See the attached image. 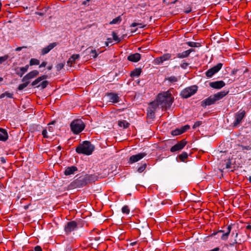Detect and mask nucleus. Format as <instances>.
Here are the masks:
<instances>
[{
  "label": "nucleus",
  "mask_w": 251,
  "mask_h": 251,
  "mask_svg": "<svg viewBox=\"0 0 251 251\" xmlns=\"http://www.w3.org/2000/svg\"><path fill=\"white\" fill-rule=\"evenodd\" d=\"M157 99V101L162 108H170L173 101L172 95L169 92L159 94Z\"/></svg>",
  "instance_id": "obj_1"
},
{
  "label": "nucleus",
  "mask_w": 251,
  "mask_h": 251,
  "mask_svg": "<svg viewBox=\"0 0 251 251\" xmlns=\"http://www.w3.org/2000/svg\"><path fill=\"white\" fill-rule=\"evenodd\" d=\"M228 93V91H224L211 96L201 102V106L205 107L207 105L213 104L215 103L216 101L222 99L226 96Z\"/></svg>",
  "instance_id": "obj_2"
},
{
  "label": "nucleus",
  "mask_w": 251,
  "mask_h": 251,
  "mask_svg": "<svg viewBox=\"0 0 251 251\" xmlns=\"http://www.w3.org/2000/svg\"><path fill=\"white\" fill-rule=\"evenodd\" d=\"M94 150V146L88 141H84L80 144L75 149L78 153H82L85 155H90Z\"/></svg>",
  "instance_id": "obj_3"
},
{
  "label": "nucleus",
  "mask_w": 251,
  "mask_h": 251,
  "mask_svg": "<svg viewBox=\"0 0 251 251\" xmlns=\"http://www.w3.org/2000/svg\"><path fill=\"white\" fill-rule=\"evenodd\" d=\"M94 179L95 178L93 175H85L75 180L73 182L72 185L74 187H80L94 181Z\"/></svg>",
  "instance_id": "obj_4"
},
{
  "label": "nucleus",
  "mask_w": 251,
  "mask_h": 251,
  "mask_svg": "<svg viewBox=\"0 0 251 251\" xmlns=\"http://www.w3.org/2000/svg\"><path fill=\"white\" fill-rule=\"evenodd\" d=\"M72 131L75 134H78L81 132L85 127V125L82 120L77 119L73 121L70 125Z\"/></svg>",
  "instance_id": "obj_5"
},
{
  "label": "nucleus",
  "mask_w": 251,
  "mask_h": 251,
  "mask_svg": "<svg viewBox=\"0 0 251 251\" xmlns=\"http://www.w3.org/2000/svg\"><path fill=\"white\" fill-rule=\"evenodd\" d=\"M197 89V86L195 85L187 87L181 91L180 95L184 98H188L195 94Z\"/></svg>",
  "instance_id": "obj_6"
},
{
  "label": "nucleus",
  "mask_w": 251,
  "mask_h": 251,
  "mask_svg": "<svg viewBox=\"0 0 251 251\" xmlns=\"http://www.w3.org/2000/svg\"><path fill=\"white\" fill-rule=\"evenodd\" d=\"M222 66L223 64L219 63L216 66L210 68L205 73L206 76L208 77H212L215 74L217 73L222 68Z\"/></svg>",
  "instance_id": "obj_7"
},
{
  "label": "nucleus",
  "mask_w": 251,
  "mask_h": 251,
  "mask_svg": "<svg viewBox=\"0 0 251 251\" xmlns=\"http://www.w3.org/2000/svg\"><path fill=\"white\" fill-rule=\"evenodd\" d=\"M187 142L184 140H182L180 142H178L175 145L173 146L171 149L170 151L172 152L179 151L182 150L186 145Z\"/></svg>",
  "instance_id": "obj_8"
},
{
  "label": "nucleus",
  "mask_w": 251,
  "mask_h": 251,
  "mask_svg": "<svg viewBox=\"0 0 251 251\" xmlns=\"http://www.w3.org/2000/svg\"><path fill=\"white\" fill-rule=\"evenodd\" d=\"M147 153L145 152L139 153L138 154L132 155L129 159L128 162L130 164L136 162L146 156Z\"/></svg>",
  "instance_id": "obj_9"
},
{
  "label": "nucleus",
  "mask_w": 251,
  "mask_h": 251,
  "mask_svg": "<svg viewBox=\"0 0 251 251\" xmlns=\"http://www.w3.org/2000/svg\"><path fill=\"white\" fill-rule=\"evenodd\" d=\"M245 115V111H242L241 112L237 113L235 114V121L233 123V126H237L242 121V119L244 118Z\"/></svg>",
  "instance_id": "obj_10"
},
{
  "label": "nucleus",
  "mask_w": 251,
  "mask_h": 251,
  "mask_svg": "<svg viewBox=\"0 0 251 251\" xmlns=\"http://www.w3.org/2000/svg\"><path fill=\"white\" fill-rule=\"evenodd\" d=\"M39 74V72L37 70H34L32 71L27 74H26L22 79V82L24 81H29V79H31L37 75H38Z\"/></svg>",
  "instance_id": "obj_11"
},
{
  "label": "nucleus",
  "mask_w": 251,
  "mask_h": 251,
  "mask_svg": "<svg viewBox=\"0 0 251 251\" xmlns=\"http://www.w3.org/2000/svg\"><path fill=\"white\" fill-rule=\"evenodd\" d=\"M77 227V223L75 221H71L67 223L65 226V231L69 233L73 231Z\"/></svg>",
  "instance_id": "obj_12"
},
{
  "label": "nucleus",
  "mask_w": 251,
  "mask_h": 251,
  "mask_svg": "<svg viewBox=\"0 0 251 251\" xmlns=\"http://www.w3.org/2000/svg\"><path fill=\"white\" fill-rule=\"evenodd\" d=\"M225 85V83L222 81H217L214 82H211L209 83V86L214 89H221Z\"/></svg>",
  "instance_id": "obj_13"
},
{
  "label": "nucleus",
  "mask_w": 251,
  "mask_h": 251,
  "mask_svg": "<svg viewBox=\"0 0 251 251\" xmlns=\"http://www.w3.org/2000/svg\"><path fill=\"white\" fill-rule=\"evenodd\" d=\"M29 68V65H26L24 67H21L20 68H17L16 69V74L20 76V77H22L23 75L27 72Z\"/></svg>",
  "instance_id": "obj_14"
},
{
  "label": "nucleus",
  "mask_w": 251,
  "mask_h": 251,
  "mask_svg": "<svg viewBox=\"0 0 251 251\" xmlns=\"http://www.w3.org/2000/svg\"><path fill=\"white\" fill-rule=\"evenodd\" d=\"M140 58L141 55L138 53H135L128 56L127 60L131 62H136L140 59Z\"/></svg>",
  "instance_id": "obj_15"
},
{
  "label": "nucleus",
  "mask_w": 251,
  "mask_h": 251,
  "mask_svg": "<svg viewBox=\"0 0 251 251\" xmlns=\"http://www.w3.org/2000/svg\"><path fill=\"white\" fill-rule=\"evenodd\" d=\"M56 45L57 43L55 42L50 44L47 47L42 49L41 54L42 55H45L48 53L51 50L54 48Z\"/></svg>",
  "instance_id": "obj_16"
},
{
  "label": "nucleus",
  "mask_w": 251,
  "mask_h": 251,
  "mask_svg": "<svg viewBox=\"0 0 251 251\" xmlns=\"http://www.w3.org/2000/svg\"><path fill=\"white\" fill-rule=\"evenodd\" d=\"M56 45L57 43L55 42L50 44L47 47L42 49L41 54L42 55H45L48 53L51 50L54 48Z\"/></svg>",
  "instance_id": "obj_17"
},
{
  "label": "nucleus",
  "mask_w": 251,
  "mask_h": 251,
  "mask_svg": "<svg viewBox=\"0 0 251 251\" xmlns=\"http://www.w3.org/2000/svg\"><path fill=\"white\" fill-rule=\"evenodd\" d=\"M56 45L57 43L55 42L50 44L47 47L42 49L41 54L42 55H45L48 53L51 50L54 48Z\"/></svg>",
  "instance_id": "obj_18"
},
{
  "label": "nucleus",
  "mask_w": 251,
  "mask_h": 251,
  "mask_svg": "<svg viewBox=\"0 0 251 251\" xmlns=\"http://www.w3.org/2000/svg\"><path fill=\"white\" fill-rule=\"evenodd\" d=\"M8 136L6 130L0 128V140L5 141L8 139Z\"/></svg>",
  "instance_id": "obj_19"
},
{
  "label": "nucleus",
  "mask_w": 251,
  "mask_h": 251,
  "mask_svg": "<svg viewBox=\"0 0 251 251\" xmlns=\"http://www.w3.org/2000/svg\"><path fill=\"white\" fill-rule=\"evenodd\" d=\"M77 169L75 166L69 167L66 168L64 174L66 176L71 175L73 174L76 171Z\"/></svg>",
  "instance_id": "obj_20"
},
{
  "label": "nucleus",
  "mask_w": 251,
  "mask_h": 251,
  "mask_svg": "<svg viewBox=\"0 0 251 251\" xmlns=\"http://www.w3.org/2000/svg\"><path fill=\"white\" fill-rule=\"evenodd\" d=\"M79 57V54H73L68 60L67 63L68 66L71 67L73 63L75 62V59Z\"/></svg>",
  "instance_id": "obj_21"
},
{
  "label": "nucleus",
  "mask_w": 251,
  "mask_h": 251,
  "mask_svg": "<svg viewBox=\"0 0 251 251\" xmlns=\"http://www.w3.org/2000/svg\"><path fill=\"white\" fill-rule=\"evenodd\" d=\"M109 99L110 100L114 103L117 102L119 101V97L116 94L110 93L108 94Z\"/></svg>",
  "instance_id": "obj_22"
},
{
  "label": "nucleus",
  "mask_w": 251,
  "mask_h": 251,
  "mask_svg": "<svg viewBox=\"0 0 251 251\" xmlns=\"http://www.w3.org/2000/svg\"><path fill=\"white\" fill-rule=\"evenodd\" d=\"M47 78H48V75H43L42 76L38 77L37 78H36L35 80H34L31 83V85L35 86V85H37V84H38L42 80L46 79Z\"/></svg>",
  "instance_id": "obj_23"
},
{
  "label": "nucleus",
  "mask_w": 251,
  "mask_h": 251,
  "mask_svg": "<svg viewBox=\"0 0 251 251\" xmlns=\"http://www.w3.org/2000/svg\"><path fill=\"white\" fill-rule=\"evenodd\" d=\"M231 229V226H228L227 228V231H226V232L225 233H223L222 235L221 236V238L222 240H226L227 239L228 235L230 232Z\"/></svg>",
  "instance_id": "obj_24"
},
{
  "label": "nucleus",
  "mask_w": 251,
  "mask_h": 251,
  "mask_svg": "<svg viewBox=\"0 0 251 251\" xmlns=\"http://www.w3.org/2000/svg\"><path fill=\"white\" fill-rule=\"evenodd\" d=\"M118 125L121 127L126 128L129 126V124L125 120H120L118 121Z\"/></svg>",
  "instance_id": "obj_25"
},
{
  "label": "nucleus",
  "mask_w": 251,
  "mask_h": 251,
  "mask_svg": "<svg viewBox=\"0 0 251 251\" xmlns=\"http://www.w3.org/2000/svg\"><path fill=\"white\" fill-rule=\"evenodd\" d=\"M155 111V110H154V109H152L150 107H149L148 109V113H147L148 117L151 119L154 118Z\"/></svg>",
  "instance_id": "obj_26"
},
{
  "label": "nucleus",
  "mask_w": 251,
  "mask_h": 251,
  "mask_svg": "<svg viewBox=\"0 0 251 251\" xmlns=\"http://www.w3.org/2000/svg\"><path fill=\"white\" fill-rule=\"evenodd\" d=\"M141 70L140 69H136L133 71L131 72L130 76L131 77L138 76L141 73Z\"/></svg>",
  "instance_id": "obj_27"
},
{
  "label": "nucleus",
  "mask_w": 251,
  "mask_h": 251,
  "mask_svg": "<svg viewBox=\"0 0 251 251\" xmlns=\"http://www.w3.org/2000/svg\"><path fill=\"white\" fill-rule=\"evenodd\" d=\"M13 94L9 93L8 92H5L4 93L1 94L0 95V99H2L4 98L5 97H7V98H13Z\"/></svg>",
  "instance_id": "obj_28"
},
{
  "label": "nucleus",
  "mask_w": 251,
  "mask_h": 251,
  "mask_svg": "<svg viewBox=\"0 0 251 251\" xmlns=\"http://www.w3.org/2000/svg\"><path fill=\"white\" fill-rule=\"evenodd\" d=\"M176 56L178 58H183L188 57L189 54L188 52L186 50L181 53H177Z\"/></svg>",
  "instance_id": "obj_29"
},
{
  "label": "nucleus",
  "mask_w": 251,
  "mask_h": 251,
  "mask_svg": "<svg viewBox=\"0 0 251 251\" xmlns=\"http://www.w3.org/2000/svg\"><path fill=\"white\" fill-rule=\"evenodd\" d=\"M158 105H160V104H159V102L157 101V99H156V100L151 102L150 103V108L152 109H154L155 110L156 108L158 106Z\"/></svg>",
  "instance_id": "obj_30"
},
{
  "label": "nucleus",
  "mask_w": 251,
  "mask_h": 251,
  "mask_svg": "<svg viewBox=\"0 0 251 251\" xmlns=\"http://www.w3.org/2000/svg\"><path fill=\"white\" fill-rule=\"evenodd\" d=\"M188 157V154L186 152H183L178 156V158L181 161H184Z\"/></svg>",
  "instance_id": "obj_31"
},
{
  "label": "nucleus",
  "mask_w": 251,
  "mask_h": 251,
  "mask_svg": "<svg viewBox=\"0 0 251 251\" xmlns=\"http://www.w3.org/2000/svg\"><path fill=\"white\" fill-rule=\"evenodd\" d=\"M182 133H183V132L182 131L181 128L180 129H176L174 130H173L171 132L172 135L173 136L178 135Z\"/></svg>",
  "instance_id": "obj_32"
},
{
  "label": "nucleus",
  "mask_w": 251,
  "mask_h": 251,
  "mask_svg": "<svg viewBox=\"0 0 251 251\" xmlns=\"http://www.w3.org/2000/svg\"><path fill=\"white\" fill-rule=\"evenodd\" d=\"M40 61L39 60L35 58H31L29 61V65L33 66L35 65H39Z\"/></svg>",
  "instance_id": "obj_33"
},
{
  "label": "nucleus",
  "mask_w": 251,
  "mask_h": 251,
  "mask_svg": "<svg viewBox=\"0 0 251 251\" xmlns=\"http://www.w3.org/2000/svg\"><path fill=\"white\" fill-rule=\"evenodd\" d=\"M48 84H49V82L47 80H44L42 83H41L40 84L37 85V87L39 88V87H41L42 89H44L47 86Z\"/></svg>",
  "instance_id": "obj_34"
},
{
  "label": "nucleus",
  "mask_w": 251,
  "mask_h": 251,
  "mask_svg": "<svg viewBox=\"0 0 251 251\" xmlns=\"http://www.w3.org/2000/svg\"><path fill=\"white\" fill-rule=\"evenodd\" d=\"M24 82H25V83L20 84L19 85L18 88L19 90H23L28 85V84L29 83V81H24Z\"/></svg>",
  "instance_id": "obj_35"
},
{
  "label": "nucleus",
  "mask_w": 251,
  "mask_h": 251,
  "mask_svg": "<svg viewBox=\"0 0 251 251\" xmlns=\"http://www.w3.org/2000/svg\"><path fill=\"white\" fill-rule=\"evenodd\" d=\"M166 80H168L169 81L171 82H176L177 81L178 78L177 77L175 76H171L168 77H167L165 78Z\"/></svg>",
  "instance_id": "obj_36"
},
{
  "label": "nucleus",
  "mask_w": 251,
  "mask_h": 251,
  "mask_svg": "<svg viewBox=\"0 0 251 251\" xmlns=\"http://www.w3.org/2000/svg\"><path fill=\"white\" fill-rule=\"evenodd\" d=\"M189 46L191 47H198L200 46V44L199 43H196L193 42H188L186 43Z\"/></svg>",
  "instance_id": "obj_37"
},
{
  "label": "nucleus",
  "mask_w": 251,
  "mask_h": 251,
  "mask_svg": "<svg viewBox=\"0 0 251 251\" xmlns=\"http://www.w3.org/2000/svg\"><path fill=\"white\" fill-rule=\"evenodd\" d=\"M163 62L169 60L171 57V55L170 53H166L161 56Z\"/></svg>",
  "instance_id": "obj_38"
},
{
  "label": "nucleus",
  "mask_w": 251,
  "mask_h": 251,
  "mask_svg": "<svg viewBox=\"0 0 251 251\" xmlns=\"http://www.w3.org/2000/svg\"><path fill=\"white\" fill-rule=\"evenodd\" d=\"M121 21V18L120 16H119L115 19H114L111 22H110V24H115L118 23V22H120Z\"/></svg>",
  "instance_id": "obj_39"
},
{
  "label": "nucleus",
  "mask_w": 251,
  "mask_h": 251,
  "mask_svg": "<svg viewBox=\"0 0 251 251\" xmlns=\"http://www.w3.org/2000/svg\"><path fill=\"white\" fill-rule=\"evenodd\" d=\"M122 211L123 213H125L126 214H128L130 211L129 209L128 206H127V205L124 206L122 208Z\"/></svg>",
  "instance_id": "obj_40"
},
{
  "label": "nucleus",
  "mask_w": 251,
  "mask_h": 251,
  "mask_svg": "<svg viewBox=\"0 0 251 251\" xmlns=\"http://www.w3.org/2000/svg\"><path fill=\"white\" fill-rule=\"evenodd\" d=\"M146 166H147V165L146 163L143 164L141 167H140L138 168L137 171L139 173L143 172L145 170Z\"/></svg>",
  "instance_id": "obj_41"
},
{
  "label": "nucleus",
  "mask_w": 251,
  "mask_h": 251,
  "mask_svg": "<svg viewBox=\"0 0 251 251\" xmlns=\"http://www.w3.org/2000/svg\"><path fill=\"white\" fill-rule=\"evenodd\" d=\"M112 36H113V39L115 41H117L118 42H120L121 39L117 36V34L114 31H113L112 32Z\"/></svg>",
  "instance_id": "obj_42"
},
{
  "label": "nucleus",
  "mask_w": 251,
  "mask_h": 251,
  "mask_svg": "<svg viewBox=\"0 0 251 251\" xmlns=\"http://www.w3.org/2000/svg\"><path fill=\"white\" fill-rule=\"evenodd\" d=\"M8 55H5L3 56L0 57V64L6 61L8 58Z\"/></svg>",
  "instance_id": "obj_43"
},
{
  "label": "nucleus",
  "mask_w": 251,
  "mask_h": 251,
  "mask_svg": "<svg viewBox=\"0 0 251 251\" xmlns=\"http://www.w3.org/2000/svg\"><path fill=\"white\" fill-rule=\"evenodd\" d=\"M154 62L156 64H159L163 62L161 56L156 58L154 60Z\"/></svg>",
  "instance_id": "obj_44"
},
{
  "label": "nucleus",
  "mask_w": 251,
  "mask_h": 251,
  "mask_svg": "<svg viewBox=\"0 0 251 251\" xmlns=\"http://www.w3.org/2000/svg\"><path fill=\"white\" fill-rule=\"evenodd\" d=\"M137 25H140L141 27H144L146 25H142V24L141 23H133L131 25V27H135Z\"/></svg>",
  "instance_id": "obj_45"
},
{
  "label": "nucleus",
  "mask_w": 251,
  "mask_h": 251,
  "mask_svg": "<svg viewBox=\"0 0 251 251\" xmlns=\"http://www.w3.org/2000/svg\"><path fill=\"white\" fill-rule=\"evenodd\" d=\"M64 66V64L59 63L56 65V68L57 71H59L63 68Z\"/></svg>",
  "instance_id": "obj_46"
},
{
  "label": "nucleus",
  "mask_w": 251,
  "mask_h": 251,
  "mask_svg": "<svg viewBox=\"0 0 251 251\" xmlns=\"http://www.w3.org/2000/svg\"><path fill=\"white\" fill-rule=\"evenodd\" d=\"M201 124L202 122L201 121H198L194 124V125L193 126V128H196V127L199 126Z\"/></svg>",
  "instance_id": "obj_47"
},
{
  "label": "nucleus",
  "mask_w": 251,
  "mask_h": 251,
  "mask_svg": "<svg viewBox=\"0 0 251 251\" xmlns=\"http://www.w3.org/2000/svg\"><path fill=\"white\" fill-rule=\"evenodd\" d=\"M42 135L43 136L44 138H49L48 136L47 135V131L46 129H44L42 131Z\"/></svg>",
  "instance_id": "obj_48"
},
{
  "label": "nucleus",
  "mask_w": 251,
  "mask_h": 251,
  "mask_svg": "<svg viewBox=\"0 0 251 251\" xmlns=\"http://www.w3.org/2000/svg\"><path fill=\"white\" fill-rule=\"evenodd\" d=\"M91 53L93 54V57L95 58L98 56V53L96 50H94L91 51Z\"/></svg>",
  "instance_id": "obj_49"
},
{
  "label": "nucleus",
  "mask_w": 251,
  "mask_h": 251,
  "mask_svg": "<svg viewBox=\"0 0 251 251\" xmlns=\"http://www.w3.org/2000/svg\"><path fill=\"white\" fill-rule=\"evenodd\" d=\"M189 128H190V126L188 125H186V126L182 127L181 129H182L183 133H184L187 129H189Z\"/></svg>",
  "instance_id": "obj_50"
},
{
  "label": "nucleus",
  "mask_w": 251,
  "mask_h": 251,
  "mask_svg": "<svg viewBox=\"0 0 251 251\" xmlns=\"http://www.w3.org/2000/svg\"><path fill=\"white\" fill-rule=\"evenodd\" d=\"M189 64L188 63H183L181 64V67L183 69H186L188 66Z\"/></svg>",
  "instance_id": "obj_51"
},
{
  "label": "nucleus",
  "mask_w": 251,
  "mask_h": 251,
  "mask_svg": "<svg viewBox=\"0 0 251 251\" xmlns=\"http://www.w3.org/2000/svg\"><path fill=\"white\" fill-rule=\"evenodd\" d=\"M35 251H42V248L39 246H37L34 248Z\"/></svg>",
  "instance_id": "obj_52"
},
{
  "label": "nucleus",
  "mask_w": 251,
  "mask_h": 251,
  "mask_svg": "<svg viewBox=\"0 0 251 251\" xmlns=\"http://www.w3.org/2000/svg\"><path fill=\"white\" fill-rule=\"evenodd\" d=\"M231 167V162L228 160L226 164V168L229 169Z\"/></svg>",
  "instance_id": "obj_53"
},
{
  "label": "nucleus",
  "mask_w": 251,
  "mask_h": 251,
  "mask_svg": "<svg viewBox=\"0 0 251 251\" xmlns=\"http://www.w3.org/2000/svg\"><path fill=\"white\" fill-rule=\"evenodd\" d=\"M47 64V62H43L39 66V67L40 68H41V67H45Z\"/></svg>",
  "instance_id": "obj_54"
},
{
  "label": "nucleus",
  "mask_w": 251,
  "mask_h": 251,
  "mask_svg": "<svg viewBox=\"0 0 251 251\" xmlns=\"http://www.w3.org/2000/svg\"><path fill=\"white\" fill-rule=\"evenodd\" d=\"M242 150H251V147H250V146H242Z\"/></svg>",
  "instance_id": "obj_55"
},
{
  "label": "nucleus",
  "mask_w": 251,
  "mask_h": 251,
  "mask_svg": "<svg viewBox=\"0 0 251 251\" xmlns=\"http://www.w3.org/2000/svg\"><path fill=\"white\" fill-rule=\"evenodd\" d=\"M191 11H192L191 8H189L185 11V13L186 14H188V13H190Z\"/></svg>",
  "instance_id": "obj_56"
},
{
  "label": "nucleus",
  "mask_w": 251,
  "mask_h": 251,
  "mask_svg": "<svg viewBox=\"0 0 251 251\" xmlns=\"http://www.w3.org/2000/svg\"><path fill=\"white\" fill-rule=\"evenodd\" d=\"M26 48V47H24H24H18V48H16V51H20V50H21L22 49H23V48Z\"/></svg>",
  "instance_id": "obj_57"
},
{
  "label": "nucleus",
  "mask_w": 251,
  "mask_h": 251,
  "mask_svg": "<svg viewBox=\"0 0 251 251\" xmlns=\"http://www.w3.org/2000/svg\"><path fill=\"white\" fill-rule=\"evenodd\" d=\"M195 51V50H194V49H189V50H187V52H188V54H189V55L190 54V53L191 52H193V51Z\"/></svg>",
  "instance_id": "obj_58"
},
{
  "label": "nucleus",
  "mask_w": 251,
  "mask_h": 251,
  "mask_svg": "<svg viewBox=\"0 0 251 251\" xmlns=\"http://www.w3.org/2000/svg\"><path fill=\"white\" fill-rule=\"evenodd\" d=\"M72 248L70 246H68L66 248V251H72Z\"/></svg>",
  "instance_id": "obj_59"
},
{
  "label": "nucleus",
  "mask_w": 251,
  "mask_h": 251,
  "mask_svg": "<svg viewBox=\"0 0 251 251\" xmlns=\"http://www.w3.org/2000/svg\"><path fill=\"white\" fill-rule=\"evenodd\" d=\"M108 40L109 41V42H105V45L108 46V44H109V43H111V39L110 38H108Z\"/></svg>",
  "instance_id": "obj_60"
},
{
  "label": "nucleus",
  "mask_w": 251,
  "mask_h": 251,
  "mask_svg": "<svg viewBox=\"0 0 251 251\" xmlns=\"http://www.w3.org/2000/svg\"><path fill=\"white\" fill-rule=\"evenodd\" d=\"M237 72V70L234 69V70L232 71L231 74H232V75H235V74L236 73V72Z\"/></svg>",
  "instance_id": "obj_61"
},
{
  "label": "nucleus",
  "mask_w": 251,
  "mask_h": 251,
  "mask_svg": "<svg viewBox=\"0 0 251 251\" xmlns=\"http://www.w3.org/2000/svg\"><path fill=\"white\" fill-rule=\"evenodd\" d=\"M219 250V248H216L214 249L211 250V251H218Z\"/></svg>",
  "instance_id": "obj_62"
},
{
  "label": "nucleus",
  "mask_w": 251,
  "mask_h": 251,
  "mask_svg": "<svg viewBox=\"0 0 251 251\" xmlns=\"http://www.w3.org/2000/svg\"><path fill=\"white\" fill-rule=\"evenodd\" d=\"M246 228L248 229H251V225H248L246 227Z\"/></svg>",
  "instance_id": "obj_63"
},
{
  "label": "nucleus",
  "mask_w": 251,
  "mask_h": 251,
  "mask_svg": "<svg viewBox=\"0 0 251 251\" xmlns=\"http://www.w3.org/2000/svg\"><path fill=\"white\" fill-rule=\"evenodd\" d=\"M52 65H51V66H48V69L49 70H51V69H52Z\"/></svg>",
  "instance_id": "obj_64"
}]
</instances>
